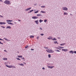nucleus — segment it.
<instances>
[{"label": "nucleus", "mask_w": 76, "mask_h": 76, "mask_svg": "<svg viewBox=\"0 0 76 76\" xmlns=\"http://www.w3.org/2000/svg\"><path fill=\"white\" fill-rule=\"evenodd\" d=\"M46 50V51L47 53H53L54 52V51L52 50H49V49Z\"/></svg>", "instance_id": "1"}, {"label": "nucleus", "mask_w": 76, "mask_h": 76, "mask_svg": "<svg viewBox=\"0 0 76 76\" xmlns=\"http://www.w3.org/2000/svg\"><path fill=\"white\" fill-rule=\"evenodd\" d=\"M4 4H6L8 5L10 4H11V3H10V1L7 0H6L4 1Z\"/></svg>", "instance_id": "2"}, {"label": "nucleus", "mask_w": 76, "mask_h": 76, "mask_svg": "<svg viewBox=\"0 0 76 76\" xmlns=\"http://www.w3.org/2000/svg\"><path fill=\"white\" fill-rule=\"evenodd\" d=\"M6 66L7 67H8V68H16V67L12 66H9L7 65H6Z\"/></svg>", "instance_id": "3"}, {"label": "nucleus", "mask_w": 76, "mask_h": 76, "mask_svg": "<svg viewBox=\"0 0 76 76\" xmlns=\"http://www.w3.org/2000/svg\"><path fill=\"white\" fill-rule=\"evenodd\" d=\"M62 9L63 10H66L67 11V10H68V9L66 7H63Z\"/></svg>", "instance_id": "4"}, {"label": "nucleus", "mask_w": 76, "mask_h": 76, "mask_svg": "<svg viewBox=\"0 0 76 76\" xmlns=\"http://www.w3.org/2000/svg\"><path fill=\"white\" fill-rule=\"evenodd\" d=\"M62 51H64L65 52H66V51H68V49H62Z\"/></svg>", "instance_id": "5"}, {"label": "nucleus", "mask_w": 76, "mask_h": 76, "mask_svg": "<svg viewBox=\"0 0 76 76\" xmlns=\"http://www.w3.org/2000/svg\"><path fill=\"white\" fill-rule=\"evenodd\" d=\"M31 7H30L29 8H28V9H27L25 10V11H28V10H31Z\"/></svg>", "instance_id": "6"}, {"label": "nucleus", "mask_w": 76, "mask_h": 76, "mask_svg": "<svg viewBox=\"0 0 76 76\" xmlns=\"http://www.w3.org/2000/svg\"><path fill=\"white\" fill-rule=\"evenodd\" d=\"M38 17H35V16L33 17H32V18L34 19H38Z\"/></svg>", "instance_id": "7"}, {"label": "nucleus", "mask_w": 76, "mask_h": 76, "mask_svg": "<svg viewBox=\"0 0 76 76\" xmlns=\"http://www.w3.org/2000/svg\"><path fill=\"white\" fill-rule=\"evenodd\" d=\"M6 23L5 22H0V25H3L4 24H6Z\"/></svg>", "instance_id": "8"}, {"label": "nucleus", "mask_w": 76, "mask_h": 76, "mask_svg": "<svg viewBox=\"0 0 76 76\" xmlns=\"http://www.w3.org/2000/svg\"><path fill=\"white\" fill-rule=\"evenodd\" d=\"M35 23H36V24H37V25H38V22H39V21L38 20H37L36 21H35Z\"/></svg>", "instance_id": "9"}, {"label": "nucleus", "mask_w": 76, "mask_h": 76, "mask_svg": "<svg viewBox=\"0 0 76 76\" xmlns=\"http://www.w3.org/2000/svg\"><path fill=\"white\" fill-rule=\"evenodd\" d=\"M37 16H41L42 15H41V14H37Z\"/></svg>", "instance_id": "10"}, {"label": "nucleus", "mask_w": 76, "mask_h": 76, "mask_svg": "<svg viewBox=\"0 0 76 76\" xmlns=\"http://www.w3.org/2000/svg\"><path fill=\"white\" fill-rule=\"evenodd\" d=\"M69 53H71L72 54H73V53H74V52H73V50H71L69 52Z\"/></svg>", "instance_id": "11"}, {"label": "nucleus", "mask_w": 76, "mask_h": 76, "mask_svg": "<svg viewBox=\"0 0 76 76\" xmlns=\"http://www.w3.org/2000/svg\"><path fill=\"white\" fill-rule=\"evenodd\" d=\"M7 29H11V27L10 26H8L7 27Z\"/></svg>", "instance_id": "12"}, {"label": "nucleus", "mask_w": 76, "mask_h": 76, "mask_svg": "<svg viewBox=\"0 0 76 76\" xmlns=\"http://www.w3.org/2000/svg\"><path fill=\"white\" fill-rule=\"evenodd\" d=\"M6 21H7V22H12V21H13V20H7Z\"/></svg>", "instance_id": "13"}, {"label": "nucleus", "mask_w": 76, "mask_h": 76, "mask_svg": "<svg viewBox=\"0 0 76 76\" xmlns=\"http://www.w3.org/2000/svg\"><path fill=\"white\" fill-rule=\"evenodd\" d=\"M8 24H10L11 25H13L14 24L13 23H9V22H7V23Z\"/></svg>", "instance_id": "14"}, {"label": "nucleus", "mask_w": 76, "mask_h": 76, "mask_svg": "<svg viewBox=\"0 0 76 76\" xmlns=\"http://www.w3.org/2000/svg\"><path fill=\"white\" fill-rule=\"evenodd\" d=\"M34 37V36H30V38H33Z\"/></svg>", "instance_id": "15"}, {"label": "nucleus", "mask_w": 76, "mask_h": 76, "mask_svg": "<svg viewBox=\"0 0 76 76\" xmlns=\"http://www.w3.org/2000/svg\"><path fill=\"white\" fill-rule=\"evenodd\" d=\"M54 44H58V43L57 41H54Z\"/></svg>", "instance_id": "16"}, {"label": "nucleus", "mask_w": 76, "mask_h": 76, "mask_svg": "<svg viewBox=\"0 0 76 76\" xmlns=\"http://www.w3.org/2000/svg\"><path fill=\"white\" fill-rule=\"evenodd\" d=\"M64 15H68V13L67 12H64Z\"/></svg>", "instance_id": "17"}, {"label": "nucleus", "mask_w": 76, "mask_h": 76, "mask_svg": "<svg viewBox=\"0 0 76 76\" xmlns=\"http://www.w3.org/2000/svg\"><path fill=\"white\" fill-rule=\"evenodd\" d=\"M48 39H52V37H50L49 38H48Z\"/></svg>", "instance_id": "18"}, {"label": "nucleus", "mask_w": 76, "mask_h": 76, "mask_svg": "<svg viewBox=\"0 0 76 76\" xmlns=\"http://www.w3.org/2000/svg\"><path fill=\"white\" fill-rule=\"evenodd\" d=\"M4 39L6 41H10V40L7 39L6 38H4Z\"/></svg>", "instance_id": "19"}, {"label": "nucleus", "mask_w": 76, "mask_h": 76, "mask_svg": "<svg viewBox=\"0 0 76 76\" xmlns=\"http://www.w3.org/2000/svg\"><path fill=\"white\" fill-rule=\"evenodd\" d=\"M52 40H53V41H57V40L55 38H54V39H52Z\"/></svg>", "instance_id": "20"}, {"label": "nucleus", "mask_w": 76, "mask_h": 76, "mask_svg": "<svg viewBox=\"0 0 76 76\" xmlns=\"http://www.w3.org/2000/svg\"><path fill=\"white\" fill-rule=\"evenodd\" d=\"M66 44L65 43H62L60 44V45L62 46V45H65Z\"/></svg>", "instance_id": "21"}, {"label": "nucleus", "mask_w": 76, "mask_h": 76, "mask_svg": "<svg viewBox=\"0 0 76 76\" xmlns=\"http://www.w3.org/2000/svg\"><path fill=\"white\" fill-rule=\"evenodd\" d=\"M33 11H34V10H31L29 12H28V13H31V12H33Z\"/></svg>", "instance_id": "22"}, {"label": "nucleus", "mask_w": 76, "mask_h": 76, "mask_svg": "<svg viewBox=\"0 0 76 76\" xmlns=\"http://www.w3.org/2000/svg\"><path fill=\"white\" fill-rule=\"evenodd\" d=\"M19 64V65H20V66H24V65L23 64Z\"/></svg>", "instance_id": "23"}, {"label": "nucleus", "mask_w": 76, "mask_h": 76, "mask_svg": "<svg viewBox=\"0 0 76 76\" xmlns=\"http://www.w3.org/2000/svg\"><path fill=\"white\" fill-rule=\"evenodd\" d=\"M41 12L42 13H45V12L44 11H41Z\"/></svg>", "instance_id": "24"}, {"label": "nucleus", "mask_w": 76, "mask_h": 76, "mask_svg": "<svg viewBox=\"0 0 76 76\" xmlns=\"http://www.w3.org/2000/svg\"><path fill=\"white\" fill-rule=\"evenodd\" d=\"M28 47H29V46H28V45H27L25 47V48H28Z\"/></svg>", "instance_id": "25"}, {"label": "nucleus", "mask_w": 76, "mask_h": 76, "mask_svg": "<svg viewBox=\"0 0 76 76\" xmlns=\"http://www.w3.org/2000/svg\"><path fill=\"white\" fill-rule=\"evenodd\" d=\"M42 21H43V20H39V22L40 23H41V22H42Z\"/></svg>", "instance_id": "26"}, {"label": "nucleus", "mask_w": 76, "mask_h": 76, "mask_svg": "<svg viewBox=\"0 0 76 76\" xmlns=\"http://www.w3.org/2000/svg\"><path fill=\"white\" fill-rule=\"evenodd\" d=\"M55 51H56L57 52H60V50H55Z\"/></svg>", "instance_id": "27"}, {"label": "nucleus", "mask_w": 76, "mask_h": 76, "mask_svg": "<svg viewBox=\"0 0 76 76\" xmlns=\"http://www.w3.org/2000/svg\"><path fill=\"white\" fill-rule=\"evenodd\" d=\"M41 7L43 8H45V6H42Z\"/></svg>", "instance_id": "28"}, {"label": "nucleus", "mask_w": 76, "mask_h": 76, "mask_svg": "<svg viewBox=\"0 0 76 76\" xmlns=\"http://www.w3.org/2000/svg\"><path fill=\"white\" fill-rule=\"evenodd\" d=\"M59 48H64V47H58Z\"/></svg>", "instance_id": "29"}, {"label": "nucleus", "mask_w": 76, "mask_h": 76, "mask_svg": "<svg viewBox=\"0 0 76 76\" xmlns=\"http://www.w3.org/2000/svg\"><path fill=\"white\" fill-rule=\"evenodd\" d=\"M48 57L49 58H50L51 57V55H50V54L48 55Z\"/></svg>", "instance_id": "30"}, {"label": "nucleus", "mask_w": 76, "mask_h": 76, "mask_svg": "<svg viewBox=\"0 0 76 76\" xmlns=\"http://www.w3.org/2000/svg\"><path fill=\"white\" fill-rule=\"evenodd\" d=\"M4 60H7V58H4Z\"/></svg>", "instance_id": "31"}, {"label": "nucleus", "mask_w": 76, "mask_h": 76, "mask_svg": "<svg viewBox=\"0 0 76 76\" xmlns=\"http://www.w3.org/2000/svg\"><path fill=\"white\" fill-rule=\"evenodd\" d=\"M56 48V49H58V50H61V49L58 48V47H56V48Z\"/></svg>", "instance_id": "32"}, {"label": "nucleus", "mask_w": 76, "mask_h": 76, "mask_svg": "<svg viewBox=\"0 0 76 76\" xmlns=\"http://www.w3.org/2000/svg\"><path fill=\"white\" fill-rule=\"evenodd\" d=\"M38 11H35L34 12V13H38Z\"/></svg>", "instance_id": "33"}, {"label": "nucleus", "mask_w": 76, "mask_h": 76, "mask_svg": "<svg viewBox=\"0 0 76 76\" xmlns=\"http://www.w3.org/2000/svg\"><path fill=\"white\" fill-rule=\"evenodd\" d=\"M44 48H45V49H48V47H45Z\"/></svg>", "instance_id": "34"}, {"label": "nucleus", "mask_w": 76, "mask_h": 76, "mask_svg": "<svg viewBox=\"0 0 76 76\" xmlns=\"http://www.w3.org/2000/svg\"><path fill=\"white\" fill-rule=\"evenodd\" d=\"M1 27L2 28H5V27H4L2 26H1Z\"/></svg>", "instance_id": "35"}, {"label": "nucleus", "mask_w": 76, "mask_h": 76, "mask_svg": "<svg viewBox=\"0 0 76 76\" xmlns=\"http://www.w3.org/2000/svg\"><path fill=\"white\" fill-rule=\"evenodd\" d=\"M17 60H20V59H19V58H17Z\"/></svg>", "instance_id": "36"}, {"label": "nucleus", "mask_w": 76, "mask_h": 76, "mask_svg": "<svg viewBox=\"0 0 76 76\" xmlns=\"http://www.w3.org/2000/svg\"><path fill=\"white\" fill-rule=\"evenodd\" d=\"M48 68H49V69H51V66H48Z\"/></svg>", "instance_id": "37"}, {"label": "nucleus", "mask_w": 76, "mask_h": 76, "mask_svg": "<svg viewBox=\"0 0 76 76\" xmlns=\"http://www.w3.org/2000/svg\"><path fill=\"white\" fill-rule=\"evenodd\" d=\"M47 21V20H44L45 22H46Z\"/></svg>", "instance_id": "38"}, {"label": "nucleus", "mask_w": 76, "mask_h": 76, "mask_svg": "<svg viewBox=\"0 0 76 76\" xmlns=\"http://www.w3.org/2000/svg\"><path fill=\"white\" fill-rule=\"evenodd\" d=\"M54 67V66H51V69H53Z\"/></svg>", "instance_id": "39"}, {"label": "nucleus", "mask_w": 76, "mask_h": 76, "mask_svg": "<svg viewBox=\"0 0 76 76\" xmlns=\"http://www.w3.org/2000/svg\"><path fill=\"white\" fill-rule=\"evenodd\" d=\"M74 53L75 54H76V51H74Z\"/></svg>", "instance_id": "40"}, {"label": "nucleus", "mask_w": 76, "mask_h": 76, "mask_svg": "<svg viewBox=\"0 0 76 76\" xmlns=\"http://www.w3.org/2000/svg\"><path fill=\"white\" fill-rule=\"evenodd\" d=\"M40 35L43 36L44 35V34H40Z\"/></svg>", "instance_id": "41"}, {"label": "nucleus", "mask_w": 76, "mask_h": 76, "mask_svg": "<svg viewBox=\"0 0 76 76\" xmlns=\"http://www.w3.org/2000/svg\"><path fill=\"white\" fill-rule=\"evenodd\" d=\"M31 51H34V49H31Z\"/></svg>", "instance_id": "42"}, {"label": "nucleus", "mask_w": 76, "mask_h": 76, "mask_svg": "<svg viewBox=\"0 0 76 76\" xmlns=\"http://www.w3.org/2000/svg\"><path fill=\"white\" fill-rule=\"evenodd\" d=\"M0 44H1L3 45V43H2L1 42H0Z\"/></svg>", "instance_id": "43"}, {"label": "nucleus", "mask_w": 76, "mask_h": 76, "mask_svg": "<svg viewBox=\"0 0 76 76\" xmlns=\"http://www.w3.org/2000/svg\"><path fill=\"white\" fill-rule=\"evenodd\" d=\"M22 60H25V58H24L23 57V58H22Z\"/></svg>", "instance_id": "44"}, {"label": "nucleus", "mask_w": 76, "mask_h": 76, "mask_svg": "<svg viewBox=\"0 0 76 76\" xmlns=\"http://www.w3.org/2000/svg\"><path fill=\"white\" fill-rule=\"evenodd\" d=\"M40 29H41V30H42V28H40Z\"/></svg>", "instance_id": "45"}, {"label": "nucleus", "mask_w": 76, "mask_h": 76, "mask_svg": "<svg viewBox=\"0 0 76 76\" xmlns=\"http://www.w3.org/2000/svg\"><path fill=\"white\" fill-rule=\"evenodd\" d=\"M17 57L19 58H20V56H18Z\"/></svg>", "instance_id": "46"}, {"label": "nucleus", "mask_w": 76, "mask_h": 76, "mask_svg": "<svg viewBox=\"0 0 76 76\" xmlns=\"http://www.w3.org/2000/svg\"><path fill=\"white\" fill-rule=\"evenodd\" d=\"M4 51L5 52H7V51L6 50H4Z\"/></svg>", "instance_id": "47"}, {"label": "nucleus", "mask_w": 76, "mask_h": 76, "mask_svg": "<svg viewBox=\"0 0 76 76\" xmlns=\"http://www.w3.org/2000/svg\"><path fill=\"white\" fill-rule=\"evenodd\" d=\"M39 38V37H37V39H38Z\"/></svg>", "instance_id": "48"}, {"label": "nucleus", "mask_w": 76, "mask_h": 76, "mask_svg": "<svg viewBox=\"0 0 76 76\" xmlns=\"http://www.w3.org/2000/svg\"><path fill=\"white\" fill-rule=\"evenodd\" d=\"M42 69L43 70H44L45 69V68H44V67H43Z\"/></svg>", "instance_id": "49"}, {"label": "nucleus", "mask_w": 76, "mask_h": 76, "mask_svg": "<svg viewBox=\"0 0 76 76\" xmlns=\"http://www.w3.org/2000/svg\"><path fill=\"white\" fill-rule=\"evenodd\" d=\"M0 40H1V41H4V40H3V39H1L0 38Z\"/></svg>", "instance_id": "50"}, {"label": "nucleus", "mask_w": 76, "mask_h": 76, "mask_svg": "<svg viewBox=\"0 0 76 76\" xmlns=\"http://www.w3.org/2000/svg\"><path fill=\"white\" fill-rule=\"evenodd\" d=\"M20 58H22V56H20Z\"/></svg>", "instance_id": "51"}, {"label": "nucleus", "mask_w": 76, "mask_h": 76, "mask_svg": "<svg viewBox=\"0 0 76 76\" xmlns=\"http://www.w3.org/2000/svg\"><path fill=\"white\" fill-rule=\"evenodd\" d=\"M0 16H1V17L2 18H3V16H1V15H0Z\"/></svg>", "instance_id": "52"}, {"label": "nucleus", "mask_w": 76, "mask_h": 76, "mask_svg": "<svg viewBox=\"0 0 76 76\" xmlns=\"http://www.w3.org/2000/svg\"><path fill=\"white\" fill-rule=\"evenodd\" d=\"M18 21H19V22H20V20H18Z\"/></svg>", "instance_id": "53"}, {"label": "nucleus", "mask_w": 76, "mask_h": 76, "mask_svg": "<svg viewBox=\"0 0 76 76\" xmlns=\"http://www.w3.org/2000/svg\"><path fill=\"white\" fill-rule=\"evenodd\" d=\"M58 39H60V37H58Z\"/></svg>", "instance_id": "54"}, {"label": "nucleus", "mask_w": 76, "mask_h": 76, "mask_svg": "<svg viewBox=\"0 0 76 76\" xmlns=\"http://www.w3.org/2000/svg\"><path fill=\"white\" fill-rule=\"evenodd\" d=\"M24 64H26V63H24Z\"/></svg>", "instance_id": "55"}, {"label": "nucleus", "mask_w": 76, "mask_h": 76, "mask_svg": "<svg viewBox=\"0 0 76 76\" xmlns=\"http://www.w3.org/2000/svg\"><path fill=\"white\" fill-rule=\"evenodd\" d=\"M3 0H0V1H2Z\"/></svg>", "instance_id": "56"}, {"label": "nucleus", "mask_w": 76, "mask_h": 76, "mask_svg": "<svg viewBox=\"0 0 76 76\" xmlns=\"http://www.w3.org/2000/svg\"><path fill=\"white\" fill-rule=\"evenodd\" d=\"M70 15H71V14H70Z\"/></svg>", "instance_id": "57"}, {"label": "nucleus", "mask_w": 76, "mask_h": 76, "mask_svg": "<svg viewBox=\"0 0 76 76\" xmlns=\"http://www.w3.org/2000/svg\"><path fill=\"white\" fill-rule=\"evenodd\" d=\"M18 53H19V52H18Z\"/></svg>", "instance_id": "58"}, {"label": "nucleus", "mask_w": 76, "mask_h": 76, "mask_svg": "<svg viewBox=\"0 0 76 76\" xmlns=\"http://www.w3.org/2000/svg\"><path fill=\"white\" fill-rule=\"evenodd\" d=\"M0 57H1V56H0Z\"/></svg>", "instance_id": "59"}]
</instances>
